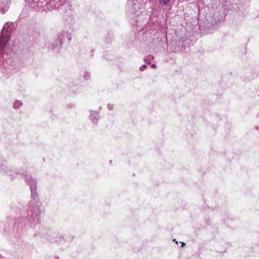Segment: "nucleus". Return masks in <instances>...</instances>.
<instances>
[{
  "label": "nucleus",
  "mask_w": 259,
  "mask_h": 259,
  "mask_svg": "<svg viewBox=\"0 0 259 259\" xmlns=\"http://www.w3.org/2000/svg\"><path fill=\"white\" fill-rule=\"evenodd\" d=\"M26 181L28 185H29L31 193V196L33 199V200L31 201V203L33 204L32 208L28 212L29 219L32 223H39L40 219L37 204L36 182L31 177L26 179Z\"/></svg>",
  "instance_id": "nucleus-1"
},
{
  "label": "nucleus",
  "mask_w": 259,
  "mask_h": 259,
  "mask_svg": "<svg viewBox=\"0 0 259 259\" xmlns=\"http://www.w3.org/2000/svg\"><path fill=\"white\" fill-rule=\"evenodd\" d=\"M12 25V24L9 22L6 23L4 25L1 34L0 35V62L1 61V56L3 55V50L10 38V33L11 31L10 26ZM2 58L4 59L3 56Z\"/></svg>",
  "instance_id": "nucleus-2"
},
{
  "label": "nucleus",
  "mask_w": 259,
  "mask_h": 259,
  "mask_svg": "<svg viewBox=\"0 0 259 259\" xmlns=\"http://www.w3.org/2000/svg\"><path fill=\"white\" fill-rule=\"evenodd\" d=\"M58 9L61 13H64L66 12L67 10L70 9V6L68 3H63L61 5L59 4Z\"/></svg>",
  "instance_id": "nucleus-3"
},
{
  "label": "nucleus",
  "mask_w": 259,
  "mask_h": 259,
  "mask_svg": "<svg viewBox=\"0 0 259 259\" xmlns=\"http://www.w3.org/2000/svg\"><path fill=\"white\" fill-rule=\"evenodd\" d=\"M90 117L92 121L94 123H97L98 120V115L96 112H92L91 114Z\"/></svg>",
  "instance_id": "nucleus-4"
},
{
  "label": "nucleus",
  "mask_w": 259,
  "mask_h": 259,
  "mask_svg": "<svg viewBox=\"0 0 259 259\" xmlns=\"http://www.w3.org/2000/svg\"><path fill=\"white\" fill-rule=\"evenodd\" d=\"M22 103L20 101L17 100L15 102L14 104V108L15 109H17L20 107L22 105Z\"/></svg>",
  "instance_id": "nucleus-5"
},
{
  "label": "nucleus",
  "mask_w": 259,
  "mask_h": 259,
  "mask_svg": "<svg viewBox=\"0 0 259 259\" xmlns=\"http://www.w3.org/2000/svg\"><path fill=\"white\" fill-rule=\"evenodd\" d=\"M171 0H159V3L164 6L168 5Z\"/></svg>",
  "instance_id": "nucleus-6"
},
{
  "label": "nucleus",
  "mask_w": 259,
  "mask_h": 259,
  "mask_svg": "<svg viewBox=\"0 0 259 259\" xmlns=\"http://www.w3.org/2000/svg\"><path fill=\"white\" fill-rule=\"evenodd\" d=\"M84 77L85 79H88L90 77V74L89 73H85Z\"/></svg>",
  "instance_id": "nucleus-7"
},
{
  "label": "nucleus",
  "mask_w": 259,
  "mask_h": 259,
  "mask_svg": "<svg viewBox=\"0 0 259 259\" xmlns=\"http://www.w3.org/2000/svg\"><path fill=\"white\" fill-rule=\"evenodd\" d=\"M147 67V66L146 65H143L141 67H140V69L141 71H143L145 69H146Z\"/></svg>",
  "instance_id": "nucleus-8"
},
{
  "label": "nucleus",
  "mask_w": 259,
  "mask_h": 259,
  "mask_svg": "<svg viewBox=\"0 0 259 259\" xmlns=\"http://www.w3.org/2000/svg\"><path fill=\"white\" fill-rule=\"evenodd\" d=\"M8 7H6V8H4V9H3L2 10L3 13H4L5 12H6L8 10Z\"/></svg>",
  "instance_id": "nucleus-9"
},
{
  "label": "nucleus",
  "mask_w": 259,
  "mask_h": 259,
  "mask_svg": "<svg viewBox=\"0 0 259 259\" xmlns=\"http://www.w3.org/2000/svg\"><path fill=\"white\" fill-rule=\"evenodd\" d=\"M145 61L147 63V64H150V60H148V59L146 58L145 59Z\"/></svg>",
  "instance_id": "nucleus-10"
},
{
  "label": "nucleus",
  "mask_w": 259,
  "mask_h": 259,
  "mask_svg": "<svg viewBox=\"0 0 259 259\" xmlns=\"http://www.w3.org/2000/svg\"><path fill=\"white\" fill-rule=\"evenodd\" d=\"M108 109H109L110 110L112 109V108H113L112 105H108Z\"/></svg>",
  "instance_id": "nucleus-11"
},
{
  "label": "nucleus",
  "mask_w": 259,
  "mask_h": 259,
  "mask_svg": "<svg viewBox=\"0 0 259 259\" xmlns=\"http://www.w3.org/2000/svg\"><path fill=\"white\" fill-rule=\"evenodd\" d=\"M151 67L153 68L156 67V65L155 64H153L151 65Z\"/></svg>",
  "instance_id": "nucleus-12"
},
{
  "label": "nucleus",
  "mask_w": 259,
  "mask_h": 259,
  "mask_svg": "<svg viewBox=\"0 0 259 259\" xmlns=\"http://www.w3.org/2000/svg\"><path fill=\"white\" fill-rule=\"evenodd\" d=\"M59 44H61L62 43V40H59Z\"/></svg>",
  "instance_id": "nucleus-13"
},
{
  "label": "nucleus",
  "mask_w": 259,
  "mask_h": 259,
  "mask_svg": "<svg viewBox=\"0 0 259 259\" xmlns=\"http://www.w3.org/2000/svg\"><path fill=\"white\" fill-rule=\"evenodd\" d=\"M255 129H256V130H258V127L257 126H256V127H255Z\"/></svg>",
  "instance_id": "nucleus-14"
},
{
  "label": "nucleus",
  "mask_w": 259,
  "mask_h": 259,
  "mask_svg": "<svg viewBox=\"0 0 259 259\" xmlns=\"http://www.w3.org/2000/svg\"><path fill=\"white\" fill-rule=\"evenodd\" d=\"M185 245V243H184L183 242L182 243V245Z\"/></svg>",
  "instance_id": "nucleus-15"
}]
</instances>
